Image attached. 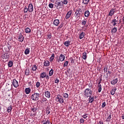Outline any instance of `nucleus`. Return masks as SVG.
Wrapping results in <instances>:
<instances>
[{
    "mask_svg": "<svg viewBox=\"0 0 124 124\" xmlns=\"http://www.w3.org/2000/svg\"><path fill=\"white\" fill-rule=\"evenodd\" d=\"M8 65L9 67H12V66L13 65V62L10 61L8 62Z\"/></svg>",
    "mask_w": 124,
    "mask_h": 124,
    "instance_id": "c85d7f7f",
    "label": "nucleus"
},
{
    "mask_svg": "<svg viewBox=\"0 0 124 124\" xmlns=\"http://www.w3.org/2000/svg\"><path fill=\"white\" fill-rule=\"evenodd\" d=\"M92 94H93V91L89 88H87L84 91V95L85 97H89V96H91Z\"/></svg>",
    "mask_w": 124,
    "mask_h": 124,
    "instance_id": "f257e3e1",
    "label": "nucleus"
},
{
    "mask_svg": "<svg viewBox=\"0 0 124 124\" xmlns=\"http://www.w3.org/2000/svg\"><path fill=\"white\" fill-rule=\"evenodd\" d=\"M115 12H116V10L115 9H111L108 13V16H113V15H114V14H115Z\"/></svg>",
    "mask_w": 124,
    "mask_h": 124,
    "instance_id": "1a4fd4ad",
    "label": "nucleus"
},
{
    "mask_svg": "<svg viewBox=\"0 0 124 124\" xmlns=\"http://www.w3.org/2000/svg\"><path fill=\"white\" fill-rule=\"evenodd\" d=\"M112 24H113V26L115 27V26L117 25V22H113V23Z\"/></svg>",
    "mask_w": 124,
    "mask_h": 124,
    "instance_id": "052dcab7",
    "label": "nucleus"
},
{
    "mask_svg": "<svg viewBox=\"0 0 124 124\" xmlns=\"http://www.w3.org/2000/svg\"><path fill=\"white\" fill-rule=\"evenodd\" d=\"M83 119H87V117H88V114H85L83 115Z\"/></svg>",
    "mask_w": 124,
    "mask_h": 124,
    "instance_id": "3c124183",
    "label": "nucleus"
},
{
    "mask_svg": "<svg viewBox=\"0 0 124 124\" xmlns=\"http://www.w3.org/2000/svg\"><path fill=\"white\" fill-rule=\"evenodd\" d=\"M45 124H50V121H49V120H47L46 123H45Z\"/></svg>",
    "mask_w": 124,
    "mask_h": 124,
    "instance_id": "4d7b16f0",
    "label": "nucleus"
},
{
    "mask_svg": "<svg viewBox=\"0 0 124 124\" xmlns=\"http://www.w3.org/2000/svg\"><path fill=\"white\" fill-rule=\"evenodd\" d=\"M28 11L31 13L33 11V5H32V4H29L28 6Z\"/></svg>",
    "mask_w": 124,
    "mask_h": 124,
    "instance_id": "9d476101",
    "label": "nucleus"
},
{
    "mask_svg": "<svg viewBox=\"0 0 124 124\" xmlns=\"http://www.w3.org/2000/svg\"><path fill=\"white\" fill-rule=\"evenodd\" d=\"M56 101L59 102V103L61 104L64 103V99H63V97L60 94L57 95V97H56Z\"/></svg>",
    "mask_w": 124,
    "mask_h": 124,
    "instance_id": "20e7f679",
    "label": "nucleus"
},
{
    "mask_svg": "<svg viewBox=\"0 0 124 124\" xmlns=\"http://www.w3.org/2000/svg\"><path fill=\"white\" fill-rule=\"evenodd\" d=\"M117 83H118V78H115L111 81V85H115Z\"/></svg>",
    "mask_w": 124,
    "mask_h": 124,
    "instance_id": "dca6fc26",
    "label": "nucleus"
},
{
    "mask_svg": "<svg viewBox=\"0 0 124 124\" xmlns=\"http://www.w3.org/2000/svg\"><path fill=\"white\" fill-rule=\"evenodd\" d=\"M117 91V88H115L114 89H113L110 91V93L111 95H114L115 94V93H116V91Z\"/></svg>",
    "mask_w": 124,
    "mask_h": 124,
    "instance_id": "4be33fe9",
    "label": "nucleus"
},
{
    "mask_svg": "<svg viewBox=\"0 0 124 124\" xmlns=\"http://www.w3.org/2000/svg\"><path fill=\"white\" fill-rule=\"evenodd\" d=\"M98 93L101 92V90H102V86H101V84H98Z\"/></svg>",
    "mask_w": 124,
    "mask_h": 124,
    "instance_id": "473e14b6",
    "label": "nucleus"
},
{
    "mask_svg": "<svg viewBox=\"0 0 124 124\" xmlns=\"http://www.w3.org/2000/svg\"><path fill=\"white\" fill-rule=\"evenodd\" d=\"M25 74L26 76H29L30 75V70L27 69L25 71Z\"/></svg>",
    "mask_w": 124,
    "mask_h": 124,
    "instance_id": "7c9ffc66",
    "label": "nucleus"
},
{
    "mask_svg": "<svg viewBox=\"0 0 124 124\" xmlns=\"http://www.w3.org/2000/svg\"><path fill=\"white\" fill-rule=\"evenodd\" d=\"M47 39H51V37H52V35L51 34L47 35Z\"/></svg>",
    "mask_w": 124,
    "mask_h": 124,
    "instance_id": "8fccbe9b",
    "label": "nucleus"
},
{
    "mask_svg": "<svg viewBox=\"0 0 124 124\" xmlns=\"http://www.w3.org/2000/svg\"><path fill=\"white\" fill-rule=\"evenodd\" d=\"M59 28L61 29L62 28V25H61L60 26H59Z\"/></svg>",
    "mask_w": 124,
    "mask_h": 124,
    "instance_id": "69168bd1",
    "label": "nucleus"
},
{
    "mask_svg": "<svg viewBox=\"0 0 124 124\" xmlns=\"http://www.w3.org/2000/svg\"><path fill=\"white\" fill-rule=\"evenodd\" d=\"M84 36H85V32L82 31L81 33L79 34V39H83V38H84Z\"/></svg>",
    "mask_w": 124,
    "mask_h": 124,
    "instance_id": "f3484780",
    "label": "nucleus"
},
{
    "mask_svg": "<svg viewBox=\"0 0 124 124\" xmlns=\"http://www.w3.org/2000/svg\"><path fill=\"white\" fill-rule=\"evenodd\" d=\"M67 65H68V61H66L64 63V67H65V66H67Z\"/></svg>",
    "mask_w": 124,
    "mask_h": 124,
    "instance_id": "49530a36",
    "label": "nucleus"
},
{
    "mask_svg": "<svg viewBox=\"0 0 124 124\" xmlns=\"http://www.w3.org/2000/svg\"><path fill=\"white\" fill-rule=\"evenodd\" d=\"M12 83V85L15 88H18V86H19V83H18V81L16 80V79H14Z\"/></svg>",
    "mask_w": 124,
    "mask_h": 124,
    "instance_id": "423d86ee",
    "label": "nucleus"
},
{
    "mask_svg": "<svg viewBox=\"0 0 124 124\" xmlns=\"http://www.w3.org/2000/svg\"><path fill=\"white\" fill-rule=\"evenodd\" d=\"M40 86V82H39V81L37 82L36 83V87L37 88H38Z\"/></svg>",
    "mask_w": 124,
    "mask_h": 124,
    "instance_id": "a18cd8bd",
    "label": "nucleus"
},
{
    "mask_svg": "<svg viewBox=\"0 0 124 124\" xmlns=\"http://www.w3.org/2000/svg\"><path fill=\"white\" fill-rule=\"evenodd\" d=\"M48 7L49 8H53L54 7V4H53V3H49L48 4Z\"/></svg>",
    "mask_w": 124,
    "mask_h": 124,
    "instance_id": "c03bdc74",
    "label": "nucleus"
},
{
    "mask_svg": "<svg viewBox=\"0 0 124 124\" xmlns=\"http://www.w3.org/2000/svg\"><path fill=\"white\" fill-rule=\"evenodd\" d=\"M81 22L82 26H86V24H87V20L84 19V20H82Z\"/></svg>",
    "mask_w": 124,
    "mask_h": 124,
    "instance_id": "f704fd0d",
    "label": "nucleus"
},
{
    "mask_svg": "<svg viewBox=\"0 0 124 124\" xmlns=\"http://www.w3.org/2000/svg\"><path fill=\"white\" fill-rule=\"evenodd\" d=\"M46 114L47 115H49V114H50V110H49V109H46Z\"/></svg>",
    "mask_w": 124,
    "mask_h": 124,
    "instance_id": "5fc2aeb1",
    "label": "nucleus"
},
{
    "mask_svg": "<svg viewBox=\"0 0 124 124\" xmlns=\"http://www.w3.org/2000/svg\"><path fill=\"white\" fill-rule=\"evenodd\" d=\"M88 87H89V88H92V87H93V85H92V83H89V84H88Z\"/></svg>",
    "mask_w": 124,
    "mask_h": 124,
    "instance_id": "6e6d98bb",
    "label": "nucleus"
},
{
    "mask_svg": "<svg viewBox=\"0 0 124 124\" xmlns=\"http://www.w3.org/2000/svg\"><path fill=\"white\" fill-rule=\"evenodd\" d=\"M30 49H29V48H27L24 51V54L25 55H29V54H30Z\"/></svg>",
    "mask_w": 124,
    "mask_h": 124,
    "instance_id": "a878e982",
    "label": "nucleus"
},
{
    "mask_svg": "<svg viewBox=\"0 0 124 124\" xmlns=\"http://www.w3.org/2000/svg\"><path fill=\"white\" fill-rule=\"evenodd\" d=\"M106 106V103L105 102H103L102 105V108H104Z\"/></svg>",
    "mask_w": 124,
    "mask_h": 124,
    "instance_id": "de8ad7c7",
    "label": "nucleus"
},
{
    "mask_svg": "<svg viewBox=\"0 0 124 124\" xmlns=\"http://www.w3.org/2000/svg\"><path fill=\"white\" fill-rule=\"evenodd\" d=\"M11 111H12V106H10V107L7 108V111L8 113H11Z\"/></svg>",
    "mask_w": 124,
    "mask_h": 124,
    "instance_id": "393cba45",
    "label": "nucleus"
},
{
    "mask_svg": "<svg viewBox=\"0 0 124 124\" xmlns=\"http://www.w3.org/2000/svg\"><path fill=\"white\" fill-rule=\"evenodd\" d=\"M29 10V8H28L27 7H26V6L25 7L24 9V13H27V12H28V11Z\"/></svg>",
    "mask_w": 124,
    "mask_h": 124,
    "instance_id": "79ce46f5",
    "label": "nucleus"
},
{
    "mask_svg": "<svg viewBox=\"0 0 124 124\" xmlns=\"http://www.w3.org/2000/svg\"><path fill=\"white\" fill-rule=\"evenodd\" d=\"M70 43H71V42L70 41H66L64 43V45L66 47H68L70 45Z\"/></svg>",
    "mask_w": 124,
    "mask_h": 124,
    "instance_id": "2eb2a0df",
    "label": "nucleus"
},
{
    "mask_svg": "<svg viewBox=\"0 0 124 124\" xmlns=\"http://www.w3.org/2000/svg\"><path fill=\"white\" fill-rule=\"evenodd\" d=\"M45 96L47 98H50V97H51V95H50V92L49 91L45 92Z\"/></svg>",
    "mask_w": 124,
    "mask_h": 124,
    "instance_id": "f8f14e48",
    "label": "nucleus"
},
{
    "mask_svg": "<svg viewBox=\"0 0 124 124\" xmlns=\"http://www.w3.org/2000/svg\"><path fill=\"white\" fill-rule=\"evenodd\" d=\"M25 93L29 94L31 93V89L29 88H26L25 90Z\"/></svg>",
    "mask_w": 124,
    "mask_h": 124,
    "instance_id": "5701e85b",
    "label": "nucleus"
},
{
    "mask_svg": "<svg viewBox=\"0 0 124 124\" xmlns=\"http://www.w3.org/2000/svg\"><path fill=\"white\" fill-rule=\"evenodd\" d=\"M31 29L30 28H26L25 29V32L26 33H29V32H31Z\"/></svg>",
    "mask_w": 124,
    "mask_h": 124,
    "instance_id": "72a5a7b5",
    "label": "nucleus"
},
{
    "mask_svg": "<svg viewBox=\"0 0 124 124\" xmlns=\"http://www.w3.org/2000/svg\"><path fill=\"white\" fill-rule=\"evenodd\" d=\"M79 123H80V124H84V123H85V120H84L83 118L80 119L79 120Z\"/></svg>",
    "mask_w": 124,
    "mask_h": 124,
    "instance_id": "37998d69",
    "label": "nucleus"
},
{
    "mask_svg": "<svg viewBox=\"0 0 124 124\" xmlns=\"http://www.w3.org/2000/svg\"><path fill=\"white\" fill-rule=\"evenodd\" d=\"M83 15V13H82V9L81 8H78L77 9L75 14V17L76 19H78V18H80V16Z\"/></svg>",
    "mask_w": 124,
    "mask_h": 124,
    "instance_id": "f03ea898",
    "label": "nucleus"
},
{
    "mask_svg": "<svg viewBox=\"0 0 124 124\" xmlns=\"http://www.w3.org/2000/svg\"><path fill=\"white\" fill-rule=\"evenodd\" d=\"M82 58L83 60H87V52H84L82 53Z\"/></svg>",
    "mask_w": 124,
    "mask_h": 124,
    "instance_id": "bb28decb",
    "label": "nucleus"
},
{
    "mask_svg": "<svg viewBox=\"0 0 124 124\" xmlns=\"http://www.w3.org/2000/svg\"><path fill=\"white\" fill-rule=\"evenodd\" d=\"M53 74H54V70H53V69H51L49 72L48 75L49 76H52Z\"/></svg>",
    "mask_w": 124,
    "mask_h": 124,
    "instance_id": "2f4dec72",
    "label": "nucleus"
},
{
    "mask_svg": "<svg viewBox=\"0 0 124 124\" xmlns=\"http://www.w3.org/2000/svg\"><path fill=\"white\" fill-rule=\"evenodd\" d=\"M85 17H88L90 16V11L89 10H86L84 12Z\"/></svg>",
    "mask_w": 124,
    "mask_h": 124,
    "instance_id": "a211bd4d",
    "label": "nucleus"
},
{
    "mask_svg": "<svg viewBox=\"0 0 124 124\" xmlns=\"http://www.w3.org/2000/svg\"><path fill=\"white\" fill-rule=\"evenodd\" d=\"M24 36L22 34V33H20L18 35V41L19 42H23L24 41Z\"/></svg>",
    "mask_w": 124,
    "mask_h": 124,
    "instance_id": "6e6552de",
    "label": "nucleus"
},
{
    "mask_svg": "<svg viewBox=\"0 0 124 124\" xmlns=\"http://www.w3.org/2000/svg\"><path fill=\"white\" fill-rule=\"evenodd\" d=\"M31 111H33V112H36V111L37 110V108H33L31 109Z\"/></svg>",
    "mask_w": 124,
    "mask_h": 124,
    "instance_id": "09e8293b",
    "label": "nucleus"
},
{
    "mask_svg": "<svg viewBox=\"0 0 124 124\" xmlns=\"http://www.w3.org/2000/svg\"><path fill=\"white\" fill-rule=\"evenodd\" d=\"M63 97L64 98H68V94L67 93H64L62 94Z\"/></svg>",
    "mask_w": 124,
    "mask_h": 124,
    "instance_id": "c9c22d12",
    "label": "nucleus"
},
{
    "mask_svg": "<svg viewBox=\"0 0 124 124\" xmlns=\"http://www.w3.org/2000/svg\"><path fill=\"white\" fill-rule=\"evenodd\" d=\"M59 24H60V20L59 19H55L53 22V25L54 26H59Z\"/></svg>",
    "mask_w": 124,
    "mask_h": 124,
    "instance_id": "9b49d317",
    "label": "nucleus"
},
{
    "mask_svg": "<svg viewBox=\"0 0 124 124\" xmlns=\"http://www.w3.org/2000/svg\"><path fill=\"white\" fill-rule=\"evenodd\" d=\"M111 114H109V115L108 116V117L106 119V122H110V121H111Z\"/></svg>",
    "mask_w": 124,
    "mask_h": 124,
    "instance_id": "e433bc0d",
    "label": "nucleus"
},
{
    "mask_svg": "<svg viewBox=\"0 0 124 124\" xmlns=\"http://www.w3.org/2000/svg\"><path fill=\"white\" fill-rule=\"evenodd\" d=\"M8 58H9V55H8L7 53H5L2 55L3 59H5V60H6V59H8Z\"/></svg>",
    "mask_w": 124,
    "mask_h": 124,
    "instance_id": "b1692460",
    "label": "nucleus"
},
{
    "mask_svg": "<svg viewBox=\"0 0 124 124\" xmlns=\"http://www.w3.org/2000/svg\"><path fill=\"white\" fill-rule=\"evenodd\" d=\"M68 3V1H67V0H64L62 1V6H63V4L66 5Z\"/></svg>",
    "mask_w": 124,
    "mask_h": 124,
    "instance_id": "ea45409f",
    "label": "nucleus"
},
{
    "mask_svg": "<svg viewBox=\"0 0 124 124\" xmlns=\"http://www.w3.org/2000/svg\"><path fill=\"white\" fill-rule=\"evenodd\" d=\"M57 62H61L60 59H57Z\"/></svg>",
    "mask_w": 124,
    "mask_h": 124,
    "instance_id": "e2e57ef3",
    "label": "nucleus"
},
{
    "mask_svg": "<svg viewBox=\"0 0 124 124\" xmlns=\"http://www.w3.org/2000/svg\"><path fill=\"white\" fill-rule=\"evenodd\" d=\"M123 22H124V16L123 18Z\"/></svg>",
    "mask_w": 124,
    "mask_h": 124,
    "instance_id": "774afa93",
    "label": "nucleus"
},
{
    "mask_svg": "<svg viewBox=\"0 0 124 124\" xmlns=\"http://www.w3.org/2000/svg\"><path fill=\"white\" fill-rule=\"evenodd\" d=\"M60 82V80H59V79L56 78L55 80V83L56 84H57V83H59Z\"/></svg>",
    "mask_w": 124,
    "mask_h": 124,
    "instance_id": "864d4df0",
    "label": "nucleus"
},
{
    "mask_svg": "<svg viewBox=\"0 0 124 124\" xmlns=\"http://www.w3.org/2000/svg\"><path fill=\"white\" fill-rule=\"evenodd\" d=\"M82 3H83V4H89V2H90V0H82Z\"/></svg>",
    "mask_w": 124,
    "mask_h": 124,
    "instance_id": "c756f323",
    "label": "nucleus"
},
{
    "mask_svg": "<svg viewBox=\"0 0 124 124\" xmlns=\"http://www.w3.org/2000/svg\"><path fill=\"white\" fill-rule=\"evenodd\" d=\"M39 96H40V94L36 93L31 95V98L33 101H37L39 99Z\"/></svg>",
    "mask_w": 124,
    "mask_h": 124,
    "instance_id": "7ed1b4c3",
    "label": "nucleus"
},
{
    "mask_svg": "<svg viewBox=\"0 0 124 124\" xmlns=\"http://www.w3.org/2000/svg\"><path fill=\"white\" fill-rule=\"evenodd\" d=\"M108 71V68L106 67L104 68V71L105 73H107Z\"/></svg>",
    "mask_w": 124,
    "mask_h": 124,
    "instance_id": "603ef678",
    "label": "nucleus"
},
{
    "mask_svg": "<svg viewBox=\"0 0 124 124\" xmlns=\"http://www.w3.org/2000/svg\"><path fill=\"white\" fill-rule=\"evenodd\" d=\"M89 103H93V100H94V97H92V95H90V96H89Z\"/></svg>",
    "mask_w": 124,
    "mask_h": 124,
    "instance_id": "ddd939ff",
    "label": "nucleus"
},
{
    "mask_svg": "<svg viewBox=\"0 0 124 124\" xmlns=\"http://www.w3.org/2000/svg\"><path fill=\"white\" fill-rule=\"evenodd\" d=\"M45 101H47V99L46 98H42L41 101V103H43V102H45Z\"/></svg>",
    "mask_w": 124,
    "mask_h": 124,
    "instance_id": "a19ab883",
    "label": "nucleus"
},
{
    "mask_svg": "<svg viewBox=\"0 0 124 124\" xmlns=\"http://www.w3.org/2000/svg\"><path fill=\"white\" fill-rule=\"evenodd\" d=\"M119 20H117L116 19L114 18L111 21V24H113L114 23H117V22H118Z\"/></svg>",
    "mask_w": 124,
    "mask_h": 124,
    "instance_id": "58836bf2",
    "label": "nucleus"
},
{
    "mask_svg": "<svg viewBox=\"0 0 124 124\" xmlns=\"http://www.w3.org/2000/svg\"><path fill=\"white\" fill-rule=\"evenodd\" d=\"M99 124H103V123H101V121H99Z\"/></svg>",
    "mask_w": 124,
    "mask_h": 124,
    "instance_id": "338daca9",
    "label": "nucleus"
},
{
    "mask_svg": "<svg viewBox=\"0 0 124 124\" xmlns=\"http://www.w3.org/2000/svg\"><path fill=\"white\" fill-rule=\"evenodd\" d=\"M59 59H60L61 62H63L65 59V56H64L63 54H61Z\"/></svg>",
    "mask_w": 124,
    "mask_h": 124,
    "instance_id": "4468645a",
    "label": "nucleus"
},
{
    "mask_svg": "<svg viewBox=\"0 0 124 124\" xmlns=\"http://www.w3.org/2000/svg\"><path fill=\"white\" fill-rule=\"evenodd\" d=\"M100 83H101V79L100 81H99V83H98V85H100Z\"/></svg>",
    "mask_w": 124,
    "mask_h": 124,
    "instance_id": "0e129e2a",
    "label": "nucleus"
},
{
    "mask_svg": "<svg viewBox=\"0 0 124 124\" xmlns=\"http://www.w3.org/2000/svg\"><path fill=\"white\" fill-rule=\"evenodd\" d=\"M46 77V72H43L41 75H40V78H45Z\"/></svg>",
    "mask_w": 124,
    "mask_h": 124,
    "instance_id": "cd10ccee",
    "label": "nucleus"
},
{
    "mask_svg": "<svg viewBox=\"0 0 124 124\" xmlns=\"http://www.w3.org/2000/svg\"><path fill=\"white\" fill-rule=\"evenodd\" d=\"M117 32V28L114 27L113 29H112L111 30V32L112 33H115V32Z\"/></svg>",
    "mask_w": 124,
    "mask_h": 124,
    "instance_id": "4c0bfd02",
    "label": "nucleus"
},
{
    "mask_svg": "<svg viewBox=\"0 0 124 124\" xmlns=\"http://www.w3.org/2000/svg\"><path fill=\"white\" fill-rule=\"evenodd\" d=\"M71 14H72V11H69L66 14V16L64 18V20H67L68 19H69L70 18V16H71Z\"/></svg>",
    "mask_w": 124,
    "mask_h": 124,
    "instance_id": "0eeeda50",
    "label": "nucleus"
},
{
    "mask_svg": "<svg viewBox=\"0 0 124 124\" xmlns=\"http://www.w3.org/2000/svg\"><path fill=\"white\" fill-rule=\"evenodd\" d=\"M45 78L47 80H49V76H46Z\"/></svg>",
    "mask_w": 124,
    "mask_h": 124,
    "instance_id": "bf43d9fd",
    "label": "nucleus"
},
{
    "mask_svg": "<svg viewBox=\"0 0 124 124\" xmlns=\"http://www.w3.org/2000/svg\"><path fill=\"white\" fill-rule=\"evenodd\" d=\"M108 74H111V72L108 71V73H107V75L108 76Z\"/></svg>",
    "mask_w": 124,
    "mask_h": 124,
    "instance_id": "680f3d73",
    "label": "nucleus"
},
{
    "mask_svg": "<svg viewBox=\"0 0 124 124\" xmlns=\"http://www.w3.org/2000/svg\"><path fill=\"white\" fill-rule=\"evenodd\" d=\"M62 1L56 0L55 3V6L57 9H60L62 7Z\"/></svg>",
    "mask_w": 124,
    "mask_h": 124,
    "instance_id": "39448f33",
    "label": "nucleus"
},
{
    "mask_svg": "<svg viewBox=\"0 0 124 124\" xmlns=\"http://www.w3.org/2000/svg\"><path fill=\"white\" fill-rule=\"evenodd\" d=\"M37 70V67L36 66V65L34 64L32 66H31V70L32 71H36Z\"/></svg>",
    "mask_w": 124,
    "mask_h": 124,
    "instance_id": "6ab92c4d",
    "label": "nucleus"
},
{
    "mask_svg": "<svg viewBox=\"0 0 124 124\" xmlns=\"http://www.w3.org/2000/svg\"><path fill=\"white\" fill-rule=\"evenodd\" d=\"M44 66H50V62L48 61H46L44 62Z\"/></svg>",
    "mask_w": 124,
    "mask_h": 124,
    "instance_id": "aec40b11",
    "label": "nucleus"
},
{
    "mask_svg": "<svg viewBox=\"0 0 124 124\" xmlns=\"http://www.w3.org/2000/svg\"><path fill=\"white\" fill-rule=\"evenodd\" d=\"M2 72H3V70L2 69H0V74H2Z\"/></svg>",
    "mask_w": 124,
    "mask_h": 124,
    "instance_id": "13d9d810",
    "label": "nucleus"
},
{
    "mask_svg": "<svg viewBox=\"0 0 124 124\" xmlns=\"http://www.w3.org/2000/svg\"><path fill=\"white\" fill-rule=\"evenodd\" d=\"M54 59H55V54L54 53H52L51 54V57L49 58V61L52 62L54 61Z\"/></svg>",
    "mask_w": 124,
    "mask_h": 124,
    "instance_id": "412c9836",
    "label": "nucleus"
}]
</instances>
